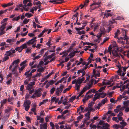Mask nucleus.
Returning a JSON list of instances; mask_svg holds the SVG:
<instances>
[{
  "label": "nucleus",
  "instance_id": "1",
  "mask_svg": "<svg viewBox=\"0 0 129 129\" xmlns=\"http://www.w3.org/2000/svg\"><path fill=\"white\" fill-rule=\"evenodd\" d=\"M64 88L63 85H61L60 86L59 88H57L55 90V92L57 95L58 96L59 95V93H61L62 92L63 89Z\"/></svg>",
  "mask_w": 129,
  "mask_h": 129
},
{
  "label": "nucleus",
  "instance_id": "2",
  "mask_svg": "<svg viewBox=\"0 0 129 129\" xmlns=\"http://www.w3.org/2000/svg\"><path fill=\"white\" fill-rule=\"evenodd\" d=\"M84 28V27H81L79 28L75 27V29L77 31V32L76 33L77 34H78L79 35H81V34H85V32L84 30L80 31V30H82Z\"/></svg>",
  "mask_w": 129,
  "mask_h": 129
},
{
  "label": "nucleus",
  "instance_id": "3",
  "mask_svg": "<svg viewBox=\"0 0 129 129\" xmlns=\"http://www.w3.org/2000/svg\"><path fill=\"white\" fill-rule=\"evenodd\" d=\"M93 81L92 80H91L90 81L89 83H87V84L88 86H86L84 87L85 88L86 90L90 89L92 86V85L93 84Z\"/></svg>",
  "mask_w": 129,
  "mask_h": 129
},
{
  "label": "nucleus",
  "instance_id": "4",
  "mask_svg": "<svg viewBox=\"0 0 129 129\" xmlns=\"http://www.w3.org/2000/svg\"><path fill=\"white\" fill-rule=\"evenodd\" d=\"M47 124L46 123H45L43 124H40V129H47Z\"/></svg>",
  "mask_w": 129,
  "mask_h": 129
},
{
  "label": "nucleus",
  "instance_id": "5",
  "mask_svg": "<svg viewBox=\"0 0 129 129\" xmlns=\"http://www.w3.org/2000/svg\"><path fill=\"white\" fill-rule=\"evenodd\" d=\"M48 30V29H47L44 28V30L42 31V32L40 33V34L38 36V37L40 38L42 37L44 33L47 31Z\"/></svg>",
  "mask_w": 129,
  "mask_h": 129
},
{
  "label": "nucleus",
  "instance_id": "6",
  "mask_svg": "<svg viewBox=\"0 0 129 129\" xmlns=\"http://www.w3.org/2000/svg\"><path fill=\"white\" fill-rule=\"evenodd\" d=\"M89 98L90 97H89V95H85L84 98L82 100L83 103H85L86 101H87Z\"/></svg>",
  "mask_w": 129,
  "mask_h": 129
},
{
  "label": "nucleus",
  "instance_id": "7",
  "mask_svg": "<svg viewBox=\"0 0 129 129\" xmlns=\"http://www.w3.org/2000/svg\"><path fill=\"white\" fill-rule=\"evenodd\" d=\"M31 103L30 100H26L25 101L23 104V105H26L29 106Z\"/></svg>",
  "mask_w": 129,
  "mask_h": 129
},
{
  "label": "nucleus",
  "instance_id": "8",
  "mask_svg": "<svg viewBox=\"0 0 129 129\" xmlns=\"http://www.w3.org/2000/svg\"><path fill=\"white\" fill-rule=\"evenodd\" d=\"M7 101V99H5L3 101H1V108H3V106L4 104H5Z\"/></svg>",
  "mask_w": 129,
  "mask_h": 129
},
{
  "label": "nucleus",
  "instance_id": "9",
  "mask_svg": "<svg viewBox=\"0 0 129 129\" xmlns=\"http://www.w3.org/2000/svg\"><path fill=\"white\" fill-rule=\"evenodd\" d=\"M49 3H53V2L55 3H54V4H61L62 3V2H57V0H54L53 1H49Z\"/></svg>",
  "mask_w": 129,
  "mask_h": 129
},
{
  "label": "nucleus",
  "instance_id": "10",
  "mask_svg": "<svg viewBox=\"0 0 129 129\" xmlns=\"http://www.w3.org/2000/svg\"><path fill=\"white\" fill-rule=\"evenodd\" d=\"M98 94V93H95V95H94V97L93 99V101H95L97 100V99L99 98V95H97Z\"/></svg>",
  "mask_w": 129,
  "mask_h": 129
},
{
  "label": "nucleus",
  "instance_id": "11",
  "mask_svg": "<svg viewBox=\"0 0 129 129\" xmlns=\"http://www.w3.org/2000/svg\"><path fill=\"white\" fill-rule=\"evenodd\" d=\"M109 126V125L107 123H105V124L104 125V126H103L102 129H109L108 128Z\"/></svg>",
  "mask_w": 129,
  "mask_h": 129
},
{
  "label": "nucleus",
  "instance_id": "12",
  "mask_svg": "<svg viewBox=\"0 0 129 129\" xmlns=\"http://www.w3.org/2000/svg\"><path fill=\"white\" fill-rule=\"evenodd\" d=\"M5 29L4 27H1L0 30L1 31V35H2L5 34L6 32L4 31V30Z\"/></svg>",
  "mask_w": 129,
  "mask_h": 129
},
{
  "label": "nucleus",
  "instance_id": "13",
  "mask_svg": "<svg viewBox=\"0 0 129 129\" xmlns=\"http://www.w3.org/2000/svg\"><path fill=\"white\" fill-rule=\"evenodd\" d=\"M11 49L10 51H7L6 52V53L5 54V55H8V57L10 56L12 54V52H11Z\"/></svg>",
  "mask_w": 129,
  "mask_h": 129
},
{
  "label": "nucleus",
  "instance_id": "14",
  "mask_svg": "<svg viewBox=\"0 0 129 129\" xmlns=\"http://www.w3.org/2000/svg\"><path fill=\"white\" fill-rule=\"evenodd\" d=\"M9 58V57H8V55H5L4 57L3 58V61H2V62L8 60Z\"/></svg>",
  "mask_w": 129,
  "mask_h": 129
},
{
  "label": "nucleus",
  "instance_id": "15",
  "mask_svg": "<svg viewBox=\"0 0 129 129\" xmlns=\"http://www.w3.org/2000/svg\"><path fill=\"white\" fill-rule=\"evenodd\" d=\"M46 50V49L44 48L41 49L40 52H39V55L42 56V55L44 53V51Z\"/></svg>",
  "mask_w": 129,
  "mask_h": 129
},
{
  "label": "nucleus",
  "instance_id": "16",
  "mask_svg": "<svg viewBox=\"0 0 129 129\" xmlns=\"http://www.w3.org/2000/svg\"><path fill=\"white\" fill-rule=\"evenodd\" d=\"M26 65H23L21 68H19V73H20L21 72V71H22L25 67L26 66Z\"/></svg>",
  "mask_w": 129,
  "mask_h": 129
},
{
  "label": "nucleus",
  "instance_id": "17",
  "mask_svg": "<svg viewBox=\"0 0 129 129\" xmlns=\"http://www.w3.org/2000/svg\"><path fill=\"white\" fill-rule=\"evenodd\" d=\"M13 109V108L11 107H9L7 109L5 110V112L6 113L9 112L11 111Z\"/></svg>",
  "mask_w": 129,
  "mask_h": 129
},
{
  "label": "nucleus",
  "instance_id": "18",
  "mask_svg": "<svg viewBox=\"0 0 129 129\" xmlns=\"http://www.w3.org/2000/svg\"><path fill=\"white\" fill-rule=\"evenodd\" d=\"M100 31H101V33L100 34L101 35L102 34H105V29L104 27L103 29L100 28Z\"/></svg>",
  "mask_w": 129,
  "mask_h": 129
},
{
  "label": "nucleus",
  "instance_id": "19",
  "mask_svg": "<svg viewBox=\"0 0 129 129\" xmlns=\"http://www.w3.org/2000/svg\"><path fill=\"white\" fill-rule=\"evenodd\" d=\"M129 103V100H127L126 101H124L123 102L124 105L125 107H127L128 106Z\"/></svg>",
  "mask_w": 129,
  "mask_h": 129
},
{
  "label": "nucleus",
  "instance_id": "20",
  "mask_svg": "<svg viewBox=\"0 0 129 129\" xmlns=\"http://www.w3.org/2000/svg\"><path fill=\"white\" fill-rule=\"evenodd\" d=\"M105 124V123H104V121L103 120H100L99 121L98 125H102L103 126H104V125Z\"/></svg>",
  "mask_w": 129,
  "mask_h": 129
},
{
  "label": "nucleus",
  "instance_id": "21",
  "mask_svg": "<svg viewBox=\"0 0 129 129\" xmlns=\"http://www.w3.org/2000/svg\"><path fill=\"white\" fill-rule=\"evenodd\" d=\"M28 61V59H26L24 61H23L22 62H21L20 64V66H21L22 65H26L25 64L26 63V62Z\"/></svg>",
  "mask_w": 129,
  "mask_h": 129
},
{
  "label": "nucleus",
  "instance_id": "22",
  "mask_svg": "<svg viewBox=\"0 0 129 129\" xmlns=\"http://www.w3.org/2000/svg\"><path fill=\"white\" fill-rule=\"evenodd\" d=\"M72 86H69L68 88H66L63 91V93H65L67 91L69 90L71 88Z\"/></svg>",
  "mask_w": 129,
  "mask_h": 129
},
{
  "label": "nucleus",
  "instance_id": "23",
  "mask_svg": "<svg viewBox=\"0 0 129 129\" xmlns=\"http://www.w3.org/2000/svg\"><path fill=\"white\" fill-rule=\"evenodd\" d=\"M44 70V69L43 67H41L39 68L37 70V72L40 73H41Z\"/></svg>",
  "mask_w": 129,
  "mask_h": 129
},
{
  "label": "nucleus",
  "instance_id": "24",
  "mask_svg": "<svg viewBox=\"0 0 129 129\" xmlns=\"http://www.w3.org/2000/svg\"><path fill=\"white\" fill-rule=\"evenodd\" d=\"M73 52H71L68 55V56H70V58L73 57L75 55V54L73 53Z\"/></svg>",
  "mask_w": 129,
  "mask_h": 129
},
{
  "label": "nucleus",
  "instance_id": "25",
  "mask_svg": "<svg viewBox=\"0 0 129 129\" xmlns=\"http://www.w3.org/2000/svg\"><path fill=\"white\" fill-rule=\"evenodd\" d=\"M108 101L107 98H105L101 102V103L103 104H104L106 102Z\"/></svg>",
  "mask_w": 129,
  "mask_h": 129
},
{
  "label": "nucleus",
  "instance_id": "26",
  "mask_svg": "<svg viewBox=\"0 0 129 129\" xmlns=\"http://www.w3.org/2000/svg\"><path fill=\"white\" fill-rule=\"evenodd\" d=\"M18 67L17 64L15 65L14 67L12 68L11 70H12L13 72L14 71H16L17 70V68Z\"/></svg>",
  "mask_w": 129,
  "mask_h": 129
},
{
  "label": "nucleus",
  "instance_id": "27",
  "mask_svg": "<svg viewBox=\"0 0 129 129\" xmlns=\"http://www.w3.org/2000/svg\"><path fill=\"white\" fill-rule=\"evenodd\" d=\"M119 30L118 29H117V30L116 32L115 33V38H116L118 36V35L119 34Z\"/></svg>",
  "mask_w": 129,
  "mask_h": 129
},
{
  "label": "nucleus",
  "instance_id": "28",
  "mask_svg": "<svg viewBox=\"0 0 129 129\" xmlns=\"http://www.w3.org/2000/svg\"><path fill=\"white\" fill-rule=\"evenodd\" d=\"M68 103V102H67V99L66 98H65L62 102V104L64 105H67Z\"/></svg>",
  "mask_w": 129,
  "mask_h": 129
},
{
  "label": "nucleus",
  "instance_id": "29",
  "mask_svg": "<svg viewBox=\"0 0 129 129\" xmlns=\"http://www.w3.org/2000/svg\"><path fill=\"white\" fill-rule=\"evenodd\" d=\"M80 84L78 85L77 83H76L75 87H76V90L78 91L79 90V88L80 87Z\"/></svg>",
  "mask_w": 129,
  "mask_h": 129
},
{
  "label": "nucleus",
  "instance_id": "30",
  "mask_svg": "<svg viewBox=\"0 0 129 129\" xmlns=\"http://www.w3.org/2000/svg\"><path fill=\"white\" fill-rule=\"evenodd\" d=\"M20 18V17L19 16H18L16 17H15L13 18V19H12V20L13 21H18L19 19Z\"/></svg>",
  "mask_w": 129,
  "mask_h": 129
},
{
  "label": "nucleus",
  "instance_id": "31",
  "mask_svg": "<svg viewBox=\"0 0 129 129\" xmlns=\"http://www.w3.org/2000/svg\"><path fill=\"white\" fill-rule=\"evenodd\" d=\"M33 88V86L29 85V84H28L26 87V89L29 90H30L31 89Z\"/></svg>",
  "mask_w": 129,
  "mask_h": 129
},
{
  "label": "nucleus",
  "instance_id": "32",
  "mask_svg": "<svg viewBox=\"0 0 129 129\" xmlns=\"http://www.w3.org/2000/svg\"><path fill=\"white\" fill-rule=\"evenodd\" d=\"M89 92L90 93H91L92 92L93 93H97L98 91H96L95 89H90L89 90Z\"/></svg>",
  "mask_w": 129,
  "mask_h": 129
},
{
  "label": "nucleus",
  "instance_id": "33",
  "mask_svg": "<svg viewBox=\"0 0 129 129\" xmlns=\"http://www.w3.org/2000/svg\"><path fill=\"white\" fill-rule=\"evenodd\" d=\"M82 23L83 24V25H82V27H84L86 25V24L87 23V22L85 21H82Z\"/></svg>",
  "mask_w": 129,
  "mask_h": 129
},
{
  "label": "nucleus",
  "instance_id": "34",
  "mask_svg": "<svg viewBox=\"0 0 129 129\" xmlns=\"http://www.w3.org/2000/svg\"><path fill=\"white\" fill-rule=\"evenodd\" d=\"M114 93V91H113L112 92H111L108 93L107 94V95H108L109 96H108L109 98H111L112 97L113 94Z\"/></svg>",
  "mask_w": 129,
  "mask_h": 129
},
{
  "label": "nucleus",
  "instance_id": "35",
  "mask_svg": "<svg viewBox=\"0 0 129 129\" xmlns=\"http://www.w3.org/2000/svg\"><path fill=\"white\" fill-rule=\"evenodd\" d=\"M23 106L25 107V111H28L29 108L30 106L23 105Z\"/></svg>",
  "mask_w": 129,
  "mask_h": 129
},
{
  "label": "nucleus",
  "instance_id": "36",
  "mask_svg": "<svg viewBox=\"0 0 129 129\" xmlns=\"http://www.w3.org/2000/svg\"><path fill=\"white\" fill-rule=\"evenodd\" d=\"M86 91V89L84 87L83 89L82 90V91L79 94L81 96L83 93Z\"/></svg>",
  "mask_w": 129,
  "mask_h": 129
},
{
  "label": "nucleus",
  "instance_id": "37",
  "mask_svg": "<svg viewBox=\"0 0 129 129\" xmlns=\"http://www.w3.org/2000/svg\"><path fill=\"white\" fill-rule=\"evenodd\" d=\"M104 16H105L107 17L109 16H112V14L110 13H105L104 14Z\"/></svg>",
  "mask_w": 129,
  "mask_h": 129
},
{
  "label": "nucleus",
  "instance_id": "38",
  "mask_svg": "<svg viewBox=\"0 0 129 129\" xmlns=\"http://www.w3.org/2000/svg\"><path fill=\"white\" fill-rule=\"evenodd\" d=\"M3 75L1 73H0V78H1V80H0V82L2 83V81L3 80Z\"/></svg>",
  "mask_w": 129,
  "mask_h": 129
},
{
  "label": "nucleus",
  "instance_id": "39",
  "mask_svg": "<svg viewBox=\"0 0 129 129\" xmlns=\"http://www.w3.org/2000/svg\"><path fill=\"white\" fill-rule=\"evenodd\" d=\"M21 46L22 48L23 49L24 48H27V46L26 45V43L22 45Z\"/></svg>",
  "mask_w": 129,
  "mask_h": 129
},
{
  "label": "nucleus",
  "instance_id": "40",
  "mask_svg": "<svg viewBox=\"0 0 129 129\" xmlns=\"http://www.w3.org/2000/svg\"><path fill=\"white\" fill-rule=\"evenodd\" d=\"M82 82L79 78H78L76 81V83H77V84H79L80 85V84Z\"/></svg>",
  "mask_w": 129,
  "mask_h": 129
},
{
  "label": "nucleus",
  "instance_id": "41",
  "mask_svg": "<svg viewBox=\"0 0 129 129\" xmlns=\"http://www.w3.org/2000/svg\"><path fill=\"white\" fill-rule=\"evenodd\" d=\"M83 117V115H81L78 117L77 118V119L78 120H80L82 119Z\"/></svg>",
  "mask_w": 129,
  "mask_h": 129
},
{
  "label": "nucleus",
  "instance_id": "42",
  "mask_svg": "<svg viewBox=\"0 0 129 129\" xmlns=\"http://www.w3.org/2000/svg\"><path fill=\"white\" fill-rule=\"evenodd\" d=\"M120 124L121 125H123L124 126H126L127 125V123L126 122H125L122 121L120 122Z\"/></svg>",
  "mask_w": 129,
  "mask_h": 129
},
{
  "label": "nucleus",
  "instance_id": "43",
  "mask_svg": "<svg viewBox=\"0 0 129 129\" xmlns=\"http://www.w3.org/2000/svg\"><path fill=\"white\" fill-rule=\"evenodd\" d=\"M25 16H27V17L29 18L33 16V15L31 14H29L28 13H26L25 15Z\"/></svg>",
  "mask_w": 129,
  "mask_h": 129
},
{
  "label": "nucleus",
  "instance_id": "44",
  "mask_svg": "<svg viewBox=\"0 0 129 129\" xmlns=\"http://www.w3.org/2000/svg\"><path fill=\"white\" fill-rule=\"evenodd\" d=\"M112 54L113 56H114L115 57H118L119 56V55L117 53V52H112Z\"/></svg>",
  "mask_w": 129,
  "mask_h": 129
},
{
  "label": "nucleus",
  "instance_id": "45",
  "mask_svg": "<svg viewBox=\"0 0 129 129\" xmlns=\"http://www.w3.org/2000/svg\"><path fill=\"white\" fill-rule=\"evenodd\" d=\"M29 19H28L27 20L26 19H25L23 20V23L24 24H27L29 21Z\"/></svg>",
  "mask_w": 129,
  "mask_h": 129
},
{
  "label": "nucleus",
  "instance_id": "46",
  "mask_svg": "<svg viewBox=\"0 0 129 129\" xmlns=\"http://www.w3.org/2000/svg\"><path fill=\"white\" fill-rule=\"evenodd\" d=\"M106 87V86L101 87L100 88V89L99 90H98V91L99 92H102V91L103 90H104L105 89Z\"/></svg>",
  "mask_w": 129,
  "mask_h": 129
},
{
  "label": "nucleus",
  "instance_id": "47",
  "mask_svg": "<svg viewBox=\"0 0 129 129\" xmlns=\"http://www.w3.org/2000/svg\"><path fill=\"white\" fill-rule=\"evenodd\" d=\"M94 104V102H93L91 101V102L89 103L88 105V107H92L93 106V104Z\"/></svg>",
  "mask_w": 129,
  "mask_h": 129
},
{
  "label": "nucleus",
  "instance_id": "48",
  "mask_svg": "<svg viewBox=\"0 0 129 129\" xmlns=\"http://www.w3.org/2000/svg\"><path fill=\"white\" fill-rule=\"evenodd\" d=\"M109 39V38L108 37H106L104 39V41L103 42V43L106 42L107 41H108Z\"/></svg>",
  "mask_w": 129,
  "mask_h": 129
},
{
  "label": "nucleus",
  "instance_id": "49",
  "mask_svg": "<svg viewBox=\"0 0 129 129\" xmlns=\"http://www.w3.org/2000/svg\"><path fill=\"white\" fill-rule=\"evenodd\" d=\"M120 38L121 39H123L124 40H126L128 39V38L127 37V36L126 35H125L123 37V38L121 37H120Z\"/></svg>",
  "mask_w": 129,
  "mask_h": 129
},
{
  "label": "nucleus",
  "instance_id": "50",
  "mask_svg": "<svg viewBox=\"0 0 129 129\" xmlns=\"http://www.w3.org/2000/svg\"><path fill=\"white\" fill-rule=\"evenodd\" d=\"M55 90V88L54 87L52 88L50 90V93L52 94Z\"/></svg>",
  "mask_w": 129,
  "mask_h": 129
},
{
  "label": "nucleus",
  "instance_id": "51",
  "mask_svg": "<svg viewBox=\"0 0 129 129\" xmlns=\"http://www.w3.org/2000/svg\"><path fill=\"white\" fill-rule=\"evenodd\" d=\"M51 117L49 116H47L45 118V121L46 122H48L49 120V119Z\"/></svg>",
  "mask_w": 129,
  "mask_h": 129
},
{
  "label": "nucleus",
  "instance_id": "52",
  "mask_svg": "<svg viewBox=\"0 0 129 129\" xmlns=\"http://www.w3.org/2000/svg\"><path fill=\"white\" fill-rule=\"evenodd\" d=\"M90 112L88 111L85 115V116L87 117H90L89 116L90 115Z\"/></svg>",
  "mask_w": 129,
  "mask_h": 129
},
{
  "label": "nucleus",
  "instance_id": "53",
  "mask_svg": "<svg viewBox=\"0 0 129 129\" xmlns=\"http://www.w3.org/2000/svg\"><path fill=\"white\" fill-rule=\"evenodd\" d=\"M54 83V81L53 80H52L50 81L48 83L50 85H52Z\"/></svg>",
  "mask_w": 129,
  "mask_h": 129
},
{
  "label": "nucleus",
  "instance_id": "54",
  "mask_svg": "<svg viewBox=\"0 0 129 129\" xmlns=\"http://www.w3.org/2000/svg\"><path fill=\"white\" fill-rule=\"evenodd\" d=\"M37 38L36 37H33V38L31 40H29L28 41V43H30V41H31L33 40H36Z\"/></svg>",
  "mask_w": 129,
  "mask_h": 129
},
{
  "label": "nucleus",
  "instance_id": "55",
  "mask_svg": "<svg viewBox=\"0 0 129 129\" xmlns=\"http://www.w3.org/2000/svg\"><path fill=\"white\" fill-rule=\"evenodd\" d=\"M20 61V60L19 59H18L14 60V62L15 64H18L19 63Z\"/></svg>",
  "mask_w": 129,
  "mask_h": 129
},
{
  "label": "nucleus",
  "instance_id": "56",
  "mask_svg": "<svg viewBox=\"0 0 129 129\" xmlns=\"http://www.w3.org/2000/svg\"><path fill=\"white\" fill-rule=\"evenodd\" d=\"M95 60L96 61V62H100L101 61V59L99 57H97L95 59Z\"/></svg>",
  "mask_w": 129,
  "mask_h": 129
},
{
  "label": "nucleus",
  "instance_id": "57",
  "mask_svg": "<svg viewBox=\"0 0 129 129\" xmlns=\"http://www.w3.org/2000/svg\"><path fill=\"white\" fill-rule=\"evenodd\" d=\"M36 41V40H33L30 42V43H28V42H27V44L28 45H29L30 44H33L35 41Z\"/></svg>",
  "mask_w": 129,
  "mask_h": 129
},
{
  "label": "nucleus",
  "instance_id": "58",
  "mask_svg": "<svg viewBox=\"0 0 129 129\" xmlns=\"http://www.w3.org/2000/svg\"><path fill=\"white\" fill-rule=\"evenodd\" d=\"M89 2L88 0H86L84 3V5L86 7L88 5L87 4Z\"/></svg>",
  "mask_w": 129,
  "mask_h": 129
},
{
  "label": "nucleus",
  "instance_id": "59",
  "mask_svg": "<svg viewBox=\"0 0 129 129\" xmlns=\"http://www.w3.org/2000/svg\"><path fill=\"white\" fill-rule=\"evenodd\" d=\"M124 19V18L123 17H121L120 16H118L116 18V20H119L120 19Z\"/></svg>",
  "mask_w": 129,
  "mask_h": 129
},
{
  "label": "nucleus",
  "instance_id": "60",
  "mask_svg": "<svg viewBox=\"0 0 129 129\" xmlns=\"http://www.w3.org/2000/svg\"><path fill=\"white\" fill-rule=\"evenodd\" d=\"M67 105V106H66L65 108V109H68L71 106V104H68Z\"/></svg>",
  "mask_w": 129,
  "mask_h": 129
},
{
  "label": "nucleus",
  "instance_id": "61",
  "mask_svg": "<svg viewBox=\"0 0 129 129\" xmlns=\"http://www.w3.org/2000/svg\"><path fill=\"white\" fill-rule=\"evenodd\" d=\"M108 52H109L111 54V50L112 49V47L111 46H109L108 48Z\"/></svg>",
  "mask_w": 129,
  "mask_h": 129
},
{
  "label": "nucleus",
  "instance_id": "62",
  "mask_svg": "<svg viewBox=\"0 0 129 129\" xmlns=\"http://www.w3.org/2000/svg\"><path fill=\"white\" fill-rule=\"evenodd\" d=\"M67 78V77H63L60 80H59L58 81H60V82H61L60 83H61L64 80H66Z\"/></svg>",
  "mask_w": 129,
  "mask_h": 129
},
{
  "label": "nucleus",
  "instance_id": "63",
  "mask_svg": "<svg viewBox=\"0 0 129 129\" xmlns=\"http://www.w3.org/2000/svg\"><path fill=\"white\" fill-rule=\"evenodd\" d=\"M35 21L37 23L39 24H40V22L39 21H38V19L37 17H35Z\"/></svg>",
  "mask_w": 129,
  "mask_h": 129
},
{
  "label": "nucleus",
  "instance_id": "64",
  "mask_svg": "<svg viewBox=\"0 0 129 129\" xmlns=\"http://www.w3.org/2000/svg\"><path fill=\"white\" fill-rule=\"evenodd\" d=\"M40 120L39 121V122L42 123H43L44 121V118H41Z\"/></svg>",
  "mask_w": 129,
  "mask_h": 129
}]
</instances>
